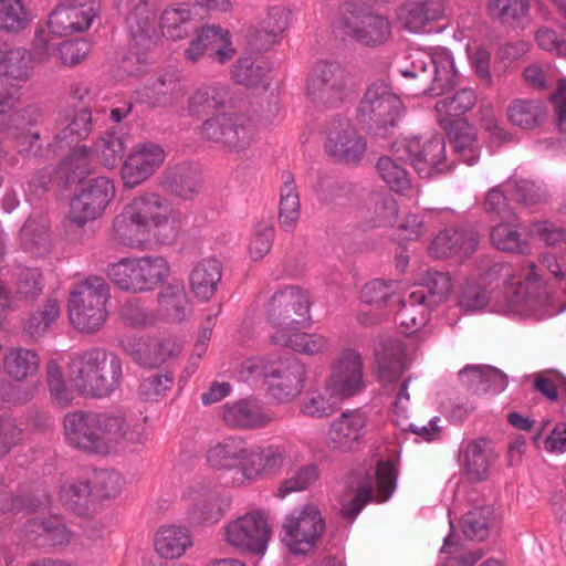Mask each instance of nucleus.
<instances>
[{
    "label": "nucleus",
    "instance_id": "obj_1",
    "mask_svg": "<svg viewBox=\"0 0 566 566\" xmlns=\"http://www.w3.org/2000/svg\"><path fill=\"white\" fill-rule=\"evenodd\" d=\"M538 275L533 264L522 272L511 264H494L478 282L467 281L458 303L465 312L489 311L509 316H538Z\"/></svg>",
    "mask_w": 566,
    "mask_h": 566
},
{
    "label": "nucleus",
    "instance_id": "obj_2",
    "mask_svg": "<svg viewBox=\"0 0 566 566\" xmlns=\"http://www.w3.org/2000/svg\"><path fill=\"white\" fill-rule=\"evenodd\" d=\"M213 469L232 472L235 486H248L265 478L281 474L301 461V454L290 443L251 444L239 437H229L207 451Z\"/></svg>",
    "mask_w": 566,
    "mask_h": 566
},
{
    "label": "nucleus",
    "instance_id": "obj_3",
    "mask_svg": "<svg viewBox=\"0 0 566 566\" xmlns=\"http://www.w3.org/2000/svg\"><path fill=\"white\" fill-rule=\"evenodd\" d=\"M115 239L128 247L147 249L153 243L170 244L179 235V212L166 197L146 191L134 197L114 220Z\"/></svg>",
    "mask_w": 566,
    "mask_h": 566
},
{
    "label": "nucleus",
    "instance_id": "obj_4",
    "mask_svg": "<svg viewBox=\"0 0 566 566\" xmlns=\"http://www.w3.org/2000/svg\"><path fill=\"white\" fill-rule=\"evenodd\" d=\"M64 432L70 444L96 454L144 441V427L120 416L72 412L64 418Z\"/></svg>",
    "mask_w": 566,
    "mask_h": 566
},
{
    "label": "nucleus",
    "instance_id": "obj_5",
    "mask_svg": "<svg viewBox=\"0 0 566 566\" xmlns=\"http://www.w3.org/2000/svg\"><path fill=\"white\" fill-rule=\"evenodd\" d=\"M363 387L361 357L354 349H345L334 360L324 385L307 391L301 401L300 412L315 419L331 417L345 399L357 395Z\"/></svg>",
    "mask_w": 566,
    "mask_h": 566
},
{
    "label": "nucleus",
    "instance_id": "obj_6",
    "mask_svg": "<svg viewBox=\"0 0 566 566\" xmlns=\"http://www.w3.org/2000/svg\"><path fill=\"white\" fill-rule=\"evenodd\" d=\"M69 381L82 395L106 397L120 384V359L103 349H91L75 356L69 366Z\"/></svg>",
    "mask_w": 566,
    "mask_h": 566
},
{
    "label": "nucleus",
    "instance_id": "obj_7",
    "mask_svg": "<svg viewBox=\"0 0 566 566\" xmlns=\"http://www.w3.org/2000/svg\"><path fill=\"white\" fill-rule=\"evenodd\" d=\"M401 75L418 81L415 94L440 95L453 87L458 72L451 52L444 48L417 51L411 55V65L400 71Z\"/></svg>",
    "mask_w": 566,
    "mask_h": 566
},
{
    "label": "nucleus",
    "instance_id": "obj_8",
    "mask_svg": "<svg viewBox=\"0 0 566 566\" xmlns=\"http://www.w3.org/2000/svg\"><path fill=\"white\" fill-rule=\"evenodd\" d=\"M32 67V51L9 48L0 40V129L15 119L14 111L20 102V91Z\"/></svg>",
    "mask_w": 566,
    "mask_h": 566
},
{
    "label": "nucleus",
    "instance_id": "obj_9",
    "mask_svg": "<svg viewBox=\"0 0 566 566\" xmlns=\"http://www.w3.org/2000/svg\"><path fill=\"white\" fill-rule=\"evenodd\" d=\"M250 377L264 376L269 379L271 396L279 402H290L303 391L307 379V367L296 358H286L264 365L261 359H250L242 366V374Z\"/></svg>",
    "mask_w": 566,
    "mask_h": 566
},
{
    "label": "nucleus",
    "instance_id": "obj_10",
    "mask_svg": "<svg viewBox=\"0 0 566 566\" xmlns=\"http://www.w3.org/2000/svg\"><path fill=\"white\" fill-rule=\"evenodd\" d=\"M106 274L120 290L147 292L167 280L170 266L161 256L124 258L111 263Z\"/></svg>",
    "mask_w": 566,
    "mask_h": 566
},
{
    "label": "nucleus",
    "instance_id": "obj_11",
    "mask_svg": "<svg viewBox=\"0 0 566 566\" xmlns=\"http://www.w3.org/2000/svg\"><path fill=\"white\" fill-rule=\"evenodd\" d=\"M118 10L126 15L125 23L130 38L129 56L124 61V69L137 75L142 66L130 70L134 61L145 64L143 52L155 43V3L148 0H117Z\"/></svg>",
    "mask_w": 566,
    "mask_h": 566
},
{
    "label": "nucleus",
    "instance_id": "obj_12",
    "mask_svg": "<svg viewBox=\"0 0 566 566\" xmlns=\"http://www.w3.org/2000/svg\"><path fill=\"white\" fill-rule=\"evenodd\" d=\"M109 290L101 277H90L78 284L69 301V318L81 332H94L106 321Z\"/></svg>",
    "mask_w": 566,
    "mask_h": 566
},
{
    "label": "nucleus",
    "instance_id": "obj_13",
    "mask_svg": "<svg viewBox=\"0 0 566 566\" xmlns=\"http://www.w3.org/2000/svg\"><path fill=\"white\" fill-rule=\"evenodd\" d=\"M396 469L391 462L380 461L366 476L355 479L342 495V512L354 518L374 496L375 501L386 502L396 489Z\"/></svg>",
    "mask_w": 566,
    "mask_h": 566
},
{
    "label": "nucleus",
    "instance_id": "obj_14",
    "mask_svg": "<svg viewBox=\"0 0 566 566\" xmlns=\"http://www.w3.org/2000/svg\"><path fill=\"white\" fill-rule=\"evenodd\" d=\"M273 531L268 515L252 510L227 521L221 527V538L230 547L263 556Z\"/></svg>",
    "mask_w": 566,
    "mask_h": 566
},
{
    "label": "nucleus",
    "instance_id": "obj_15",
    "mask_svg": "<svg viewBox=\"0 0 566 566\" xmlns=\"http://www.w3.org/2000/svg\"><path fill=\"white\" fill-rule=\"evenodd\" d=\"M324 528L325 523L317 506L305 504L284 516L279 537L290 553L304 555L315 547Z\"/></svg>",
    "mask_w": 566,
    "mask_h": 566
},
{
    "label": "nucleus",
    "instance_id": "obj_16",
    "mask_svg": "<svg viewBox=\"0 0 566 566\" xmlns=\"http://www.w3.org/2000/svg\"><path fill=\"white\" fill-rule=\"evenodd\" d=\"M394 154L397 157L406 156L421 178H432L451 169L446 140L440 135L398 139L394 143Z\"/></svg>",
    "mask_w": 566,
    "mask_h": 566
},
{
    "label": "nucleus",
    "instance_id": "obj_17",
    "mask_svg": "<svg viewBox=\"0 0 566 566\" xmlns=\"http://www.w3.org/2000/svg\"><path fill=\"white\" fill-rule=\"evenodd\" d=\"M354 88L352 75L338 62H318L306 83L307 97L314 103L335 104Z\"/></svg>",
    "mask_w": 566,
    "mask_h": 566
},
{
    "label": "nucleus",
    "instance_id": "obj_18",
    "mask_svg": "<svg viewBox=\"0 0 566 566\" xmlns=\"http://www.w3.org/2000/svg\"><path fill=\"white\" fill-rule=\"evenodd\" d=\"M402 109L399 96L391 92L385 81L378 80L367 87L358 106L357 117L361 124L387 127L395 125Z\"/></svg>",
    "mask_w": 566,
    "mask_h": 566
},
{
    "label": "nucleus",
    "instance_id": "obj_19",
    "mask_svg": "<svg viewBox=\"0 0 566 566\" xmlns=\"http://www.w3.org/2000/svg\"><path fill=\"white\" fill-rule=\"evenodd\" d=\"M205 54L221 64L231 61L237 54V49L230 31L218 24H205L197 29L195 36L184 50V56L195 63Z\"/></svg>",
    "mask_w": 566,
    "mask_h": 566
},
{
    "label": "nucleus",
    "instance_id": "obj_20",
    "mask_svg": "<svg viewBox=\"0 0 566 566\" xmlns=\"http://www.w3.org/2000/svg\"><path fill=\"white\" fill-rule=\"evenodd\" d=\"M269 321L273 332L281 328L294 331L295 326L310 323V298L296 286H287L276 292L270 302Z\"/></svg>",
    "mask_w": 566,
    "mask_h": 566
},
{
    "label": "nucleus",
    "instance_id": "obj_21",
    "mask_svg": "<svg viewBox=\"0 0 566 566\" xmlns=\"http://www.w3.org/2000/svg\"><path fill=\"white\" fill-rule=\"evenodd\" d=\"M119 345L137 365L146 368H155L181 350V343L175 337L148 338L124 334Z\"/></svg>",
    "mask_w": 566,
    "mask_h": 566
},
{
    "label": "nucleus",
    "instance_id": "obj_22",
    "mask_svg": "<svg viewBox=\"0 0 566 566\" xmlns=\"http://www.w3.org/2000/svg\"><path fill=\"white\" fill-rule=\"evenodd\" d=\"M166 151L157 143L143 142L128 151L120 169L125 187L135 188L148 180L165 163Z\"/></svg>",
    "mask_w": 566,
    "mask_h": 566
},
{
    "label": "nucleus",
    "instance_id": "obj_23",
    "mask_svg": "<svg viewBox=\"0 0 566 566\" xmlns=\"http://www.w3.org/2000/svg\"><path fill=\"white\" fill-rule=\"evenodd\" d=\"M368 430V416L361 409H348L328 426L325 443L334 452L348 453L363 441Z\"/></svg>",
    "mask_w": 566,
    "mask_h": 566
},
{
    "label": "nucleus",
    "instance_id": "obj_24",
    "mask_svg": "<svg viewBox=\"0 0 566 566\" xmlns=\"http://www.w3.org/2000/svg\"><path fill=\"white\" fill-rule=\"evenodd\" d=\"M91 51L85 40L56 43L44 31H38L32 45V66L43 64L56 57L62 64L74 65L83 61Z\"/></svg>",
    "mask_w": 566,
    "mask_h": 566
},
{
    "label": "nucleus",
    "instance_id": "obj_25",
    "mask_svg": "<svg viewBox=\"0 0 566 566\" xmlns=\"http://www.w3.org/2000/svg\"><path fill=\"white\" fill-rule=\"evenodd\" d=\"M432 308L434 307L426 302L424 291L415 290L407 300L402 301L396 313V324L406 335L426 337L432 333V328L428 325Z\"/></svg>",
    "mask_w": 566,
    "mask_h": 566
},
{
    "label": "nucleus",
    "instance_id": "obj_26",
    "mask_svg": "<svg viewBox=\"0 0 566 566\" xmlns=\"http://www.w3.org/2000/svg\"><path fill=\"white\" fill-rule=\"evenodd\" d=\"M328 156L346 164L358 163L366 153V142L349 124L329 130L324 144Z\"/></svg>",
    "mask_w": 566,
    "mask_h": 566
},
{
    "label": "nucleus",
    "instance_id": "obj_27",
    "mask_svg": "<svg viewBox=\"0 0 566 566\" xmlns=\"http://www.w3.org/2000/svg\"><path fill=\"white\" fill-rule=\"evenodd\" d=\"M193 29L195 12L190 3H171L158 17L159 34L167 41H184L189 38Z\"/></svg>",
    "mask_w": 566,
    "mask_h": 566
},
{
    "label": "nucleus",
    "instance_id": "obj_28",
    "mask_svg": "<svg viewBox=\"0 0 566 566\" xmlns=\"http://www.w3.org/2000/svg\"><path fill=\"white\" fill-rule=\"evenodd\" d=\"M345 32L350 39L363 45L376 46L390 38L391 23L384 15L368 13L357 15L347 22Z\"/></svg>",
    "mask_w": 566,
    "mask_h": 566
},
{
    "label": "nucleus",
    "instance_id": "obj_29",
    "mask_svg": "<svg viewBox=\"0 0 566 566\" xmlns=\"http://www.w3.org/2000/svg\"><path fill=\"white\" fill-rule=\"evenodd\" d=\"M186 516L190 525H209L217 523L222 512L211 493L202 486H189L182 492Z\"/></svg>",
    "mask_w": 566,
    "mask_h": 566
},
{
    "label": "nucleus",
    "instance_id": "obj_30",
    "mask_svg": "<svg viewBox=\"0 0 566 566\" xmlns=\"http://www.w3.org/2000/svg\"><path fill=\"white\" fill-rule=\"evenodd\" d=\"M444 12L441 0H410L398 12L399 24L412 32H427V27L442 18Z\"/></svg>",
    "mask_w": 566,
    "mask_h": 566
},
{
    "label": "nucleus",
    "instance_id": "obj_31",
    "mask_svg": "<svg viewBox=\"0 0 566 566\" xmlns=\"http://www.w3.org/2000/svg\"><path fill=\"white\" fill-rule=\"evenodd\" d=\"M478 245V237L473 231L446 229L439 232L429 247V253L436 259L470 255Z\"/></svg>",
    "mask_w": 566,
    "mask_h": 566
},
{
    "label": "nucleus",
    "instance_id": "obj_32",
    "mask_svg": "<svg viewBox=\"0 0 566 566\" xmlns=\"http://www.w3.org/2000/svg\"><path fill=\"white\" fill-rule=\"evenodd\" d=\"M459 460L470 480L483 481L490 475L495 454L485 439H475L462 448Z\"/></svg>",
    "mask_w": 566,
    "mask_h": 566
},
{
    "label": "nucleus",
    "instance_id": "obj_33",
    "mask_svg": "<svg viewBox=\"0 0 566 566\" xmlns=\"http://www.w3.org/2000/svg\"><path fill=\"white\" fill-rule=\"evenodd\" d=\"M223 420L238 428H262L268 426L273 417L253 399H241L227 402L222 409Z\"/></svg>",
    "mask_w": 566,
    "mask_h": 566
},
{
    "label": "nucleus",
    "instance_id": "obj_34",
    "mask_svg": "<svg viewBox=\"0 0 566 566\" xmlns=\"http://www.w3.org/2000/svg\"><path fill=\"white\" fill-rule=\"evenodd\" d=\"M406 156L397 157L391 148V155L382 156L376 164V170L380 179L395 192L415 198L419 190L413 186L408 170L402 160Z\"/></svg>",
    "mask_w": 566,
    "mask_h": 566
},
{
    "label": "nucleus",
    "instance_id": "obj_35",
    "mask_svg": "<svg viewBox=\"0 0 566 566\" xmlns=\"http://www.w3.org/2000/svg\"><path fill=\"white\" fill-rule=\"evenodd\" d=\"M222 279V266L216 259H202L191 269L188 282L193 296L199 301H209L217 292Z\"/></svg>",
    "mask_w": 566,
    "mask_h": 566
},
{
    "label": "nucleus",
    "instance_id": "obj_36",
    "mask_svg": "<svg viewBox=\"0 0 566 566\" xmlns=\"http://www.w3.org/2000/svg\"><path fill=\"white\" fill-rule=\"evenodd\" d=\"M410 363L406 347L397 339L388 340L376 355L378 376L384 384L398 380Z\"/></svg>",
    "mask_w": 566,
    "mask_h": 566
},
{
    "label": "nucleus",
    "instance_id": "obj_37",
    "mask_svg": "<svg viewBox=\"0 0 566 566\" xmlns=\"http://www.w3.org/2000/svg\"><path fill=\"white\" fill-rule=\"evenodd\" d=\"M271 337L275 344L307 356L324 354L331 347L329 340L324 335L301 332L300 325L295 326L294 331L286 332L281 328L279 332H272Z\"/></svg>",
    "mask_w": 566,
    "mask_h": 566
},
{
    "label": "nucleus",
    "instance_id": "obj_38",
    "mask_svg": "<svg viewBox=\"0 0 566 566\" xmlns=\"http://www.w3.org/2000/svg\"><path fill=\"white\" fill-rule=\"evenodd\" d=\"M192 546V536L188 528L179 525H166L155 536V549L166 559L181 557Z\"/></svg>",
    "mask_w": 566,
    "mask_h": 566
},
{
    "label": "nucleus",
    "instance_id": "obj_39",
    "mask_svg": "<svg viewBox=\"0 0 566 566\" xmlns=\"http://www.w3.org/2000/svg\"><path fill=\"white\" fill-rule=\"evenodd\" d=\"M475 102L476 96L471 88L459 90L439 99L436 104L438 123L443 129H448L454 122L460 120L459 117L472 109Z\"/></svg>",
    "mask_w": 566,
    "mask_h": 566
},
{
    "label": "nucleus",
    "instance_id": "obj_40",
    "mask_svg": "<svg viewBox=\"0 0 566 566\" xmlns=\"http://www.w3.org/2000/svg\"><path fill=\"white\" fill-rule=\"evenodd\" d=\"M497 514L492 505L482 504L470 509L461 518L463 535L472 541H483L496 526Z\"/></svg>",
    "mask_w": 566,
    "mask_h": 566
},
{
    "label": "nucleus",
    "instance_id": "obj_41",
    "mask_svg": "<svg viewBox=\"0 0 566 566\" xmlns=\"http://www.w3.org/2000/svg\"><path fill=\"white\" fill-rule=\"evenodd\" d=\"M229 101V90L224 85H203L189 98L185 112L190 116L209 115L223 108Z\"/></svg>",
    "mask_w": 566,
    "mask_h": 566
},
{
    "label": "nucleus",
    "instance_id": "obj_42",
    "mask_svg": "<svg viewBox=\"0 0 566 566\" xmlns=\"http://www.w3.org/2000/svg\"><path fill=\"white\" fill-rule=\"evenodd\" d=\"M191 312L184 285L169 284L158 295V314L163 319L179 323Z\"/></svg>",
    "mask_w": 566,
    "mask_h": 566
},
{
    "label": "nucleus",
    "instance_id": "obj_43",
    "mask_svg": "<svg viewBox=\"0 0 566 566\" xmlns=\"http://www.w3.org/2000/svg\"><path fill=\"white\" fill-rule=\"evenodd\" d=\"M364 218L369 227H389L397 219L399 207L391 196L387 193H370L365 203Z\"/></svg>",
    "mask_w": 566,
    "mask_h": 566
},
{
    "label": "nucleus",
    "instance_id": "obj_44",
    "mask_svg": "<svg viewBox=\"0 0 566 566\" xmlns=\"http://www.w3.org/2000/svg\"><path fill=\"white\" fill-rule=\"evenodd\" d=\"M447 130L461 159L469 166L474 165L480 157L474 128L467 120H457Z\"/></svg>",
    "mask_w": 566,
    "mask_h": 566
},
{
    "label": "nucleus",
    "instance_id": "obj_45",
    "mask_svg": "<svg viewBox=\"0 0 566 566\" xmlns=\"http://www.w3.org/2000/svg\"><path fill=\"white\" fill-rule=\"evenodd\" d=\"M271 69L259 57L241 56L233 65L232 76L235 82L250 87L269 85Z\"/></svg>",
    "mask_w": 566,
    "mask_h": 566
},
{
    "label": "nucleus",
    "instance_id": "obj_46",
    "mask_svg": "<svg viewBox=\"0 0 566 566\" xmlns=\"http://www.w3.org/2000/svg\"><path fill=\"white\" fill-rule=\"evenodd\" d=\"M282 179L279 221L285 231H292L301 216L300 198L293 176L290 172H284Z\"/></svg>",
    "mask_w": 566,
    "mask_h": 566
},
{
    "label": "nucleus",
    "instance_id": "obj_47",
    "mask_svg": "<svg viewBox=\"0 0 566 566\" xmlns=\"http://www.w3.org/2000/svg\"><path fill=\"white\" fill-rule=\"evenodd\" d=\"M491 240L493 245L505 252L512 253H527L530 244L526 240L522 239L521 233L517 231L516 219L509 216L504 222L496 224L491 231Z\"/></svg>",
    "mask_w": 566,
    "mask_h": 566
},
{
    "label": "nucleus",
    "instance_id": "obj_48",
    "mask_svg": "<svg viewBox=\"0 0 566 566\" xmlns=\"http://www.w3.org/2000/svg\"><path fill=\"white\" fill-rule=\"evenodd\" d=\"M34 14L22 0H0V29L19 32L28 28Z\"/></svg>",
    "mask_w": 566,
    "mask_h": 566
},
{
    "label": "nucleus",
    "instance_id": "obj_49",
    "mask_svg": "<svg viewBox=\"0 0 566 566\" xmlns=\"http://www.w3.org/2000/svg\"><path fill=\"white\" fill-rule=\"evenodd\" d=\"M507 118L514 126L533 129L544 118V111L539 102L515 99L507 107Z\"/></svg>",
    "mask_w": 566,
    "mask_h": 566
},
{
    "label": "nucleus",
    "instance_id": "obj_50",
    "mask_svg": "<svg viewBox=\"0 0 566 566\" xmlns=\"http://www.w3.org/2000/svg\"><path fill=\"white\" fill-rule=\"evenodd\" d=\"M255 139V126L253 122L242 115H234L231 127L227 132L224 148L230 153L245 151Z\"/></svg>",
    "mask_w": 566,
    "mask_h": 566
},
{
    "label": "nucleus",
    "instance_id": "obj_51",
    "mask_svg": "<svg viewBox=\"0 0 566 566\" xmlns=\"http://www.w3.org/2000/svg\"><path fill=\"white\" fill-rule=\"evenodd\" d=\"M488 10L493 18L502 22L524 24L528 21L527 0H490Z\"/></svg>",
    "mask_w": 566,
    "mask_h": 566
},
{
    "label": "nucleus",
    "instance_id": "obj_52",
    "mask_svg": "<svg viewBox=\"0 0 566 566\" xmlns=\"http://www.w3.org/2000/svg\"><path fill=\"white\" fill-rule=\"evenodd\" d=\"M92 495L94 494L91 481L88 479H78L63 484L60 500L67 509L82 514Z\"/></svg>",
    "mask_w": 566,
    "mask_h": 566
},
{
    "label": "nucleus",
    "instance_id": "obj_53",
    "mask_svg": "<svg viewBox=\"0 0 566 566\" xmlns=\"http://www.w3.org/2000/svg\"><path fill=\"white\" fill-rule=\"evenodd\" d=\"M125 149V138L119 134L111 133L96 142L94 155L103 166L114 168L123 158Z\"/></svg>",
    "mask_w": 566,
    "mask_h": 566
},
{
    "label": "nucleus",
    "instance_id": "obj_54",
    "mask_svg": "<svg viewBox=\"0 0 566 566\" xmlns=\"http://www.w3.org/2000/svg\"><path fill=\"white\" fill-rule=\"evenodd\" d=\"M38 363V356L31 350L11 349L6 356L4 367L11 377L21 380L36 371Z\"/></svg>",
    "mask_w": 566,
    "mask_h": 566
},
{
    "label": "nucleus",
    "instance_id": "obj_55",
    "mask_svg": "<svg viewBox=\"0 0 566 566\" xmlns=\"http://www.w3.org/2000/svg\"><path fill=\"white\" fill-rule=\"evenodd\" d=\"M451 287V280L447 274L429 271L424 281L416 290H423L426 302L436 307L448 298Z\"/></svg>",
    "mask_w": 566,
    "mask_h": 566
},
{
    "label": "nucleus",
    "instance_id": "obj_56",
    "mask_svg": "<svg viewBox=\"0 0 566 566\" xmlns=\"http://www.w3.org/2000/svg\"><path fill=\"white\" fill-rule=\"evenodd\" d=\"M274 229L271 220L258 222L249 240L248 251L253 261L263 259L272 247Z\"/></svg>",
    "mask_w": 566,
    "mask_h": 566
},
{
    "label": "nucleus",
    "instance_id": "obj_57",
    "mask_svg": "<svg viewBox=\"0 0 566 566\" xmlns=\"http://www.w3.org/2000/svg\"><path fill=\"white\" fill-rule=\"evenodd\" d=\"M80 193L104 212L115 197V186L108 178L98 177L90 181Z\"/></svg>",
    "mask_w": 566,
    "mask_h": 566
},
{
    "label": "nucleus",
    "instance_id": "obj_58",
    "mask_svg": "<svg viewBox=\"0 0 566 566\" xmlns=\"http://www.w3.org/2000/svg\"><path fill=\"white\" fill-rule=\"evenodd\" d=\"M397 282H386L384 280H373L367 282L360 291V300L369 305L386 304L398 291Z\"/></svg>",
    "mask_w": 566,
    "mask_h": 566
},
{
    "label": "nucleus",
    "instance_id": "obj_59",
    "mask_svg": "<svg viewBox=\"0 0 566 566\" xmlns=\"http://www.w3.org/2000/svg\"><path fill=\"white\" fill-rule=\"evenodd\" d=\"M318 476V468L315 464H306L282 482L277 490L279 495L285 497L292 492L304 491L314 484Z\"/></svg>",
    "mask_w": 566,
    "mask_h": 566
},
{
    "label": "nucleus",
    "instance_id": "obj_60",
    "mask_svg": "<svg viewBox=\"0 0 566 566\" xmlns=\"http://www.w3.org/2000/svg\"><path fill=\"white\" fill-rule=\"evenodd\" d=\"M93 484V494L98 497H115L123 489V478L115 471L99 470L94 472L93 479L90 480Z\"/></svg>",
    "mask_w": 566,
    "mask_h": 566
},
{
    "label": "nucleus",
    "instance_id": "obj_61",
    "mask_svg": "<svg viewBox=\"0 0 566 566\" xmlns=\"http://www.w3.org/2000/svg\"><path fill=\"white\" fill-rule=\"evenodd\" d=\"M233 114L219 113L203 122L201 137L208 142L220 144L224 147L227 132L231 127Z\"/></svg>",
    "mask_w": 566,
    "mask_h": 566
},
{
    "label": "nucleus",
    "instance_id": "obj_62",
    "mask_svg": "<svg viewBox=\"0 0 566 566\" xmlns=\"http://www.w3.org/2000/svg\"><path fill=\"white\" fill-rule=\"evenodd\" d=\"M290 12L282 7H273L269 10L266 17L261 22V33L271 43L281 35L289 24Z\"/></svg>",
    "mask_w": 566,
    "mask_h": 566
},
{
    "label": "nucleus",
    "instance_id": "obj_63",
    "mask_svg": "<svg viewBox=\"0 0 566 566\" xmlns=\"http://www.w3.org/2000/svg\"><path fill=\"white\" fill-rule=\"evenodd\" d=\"M91 113L87 109H81L74 115V118L67 123L57 138L60 140H66L69 145L83 139L91 130Z\"/></svg>",
    "mask_w": 566,
    "mask_h": 566
},
{
    "label": "nucleus",
    "instance_id": "obj_64",
    "mask_svg": "<svg viewBox=\"0 0 566 566\" xmlns=\"http://www.w3.org/2000/svg\"><path fill=\"white\" fill-rule=\"evenodd\" d=\"M60 315V305L55 301L48 302L43 310L33 314L28 324L27 331L33 336H41Z\"/></svg>",
    "mask_w": 566,
    "mask_h": 566
}]
</instances>
